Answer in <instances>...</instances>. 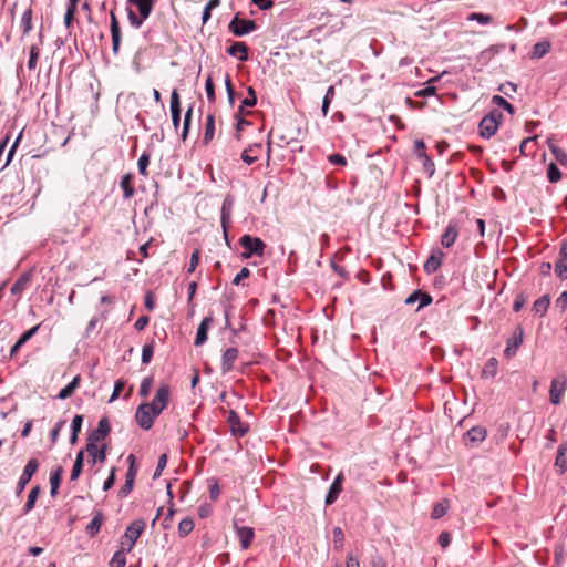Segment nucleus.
I'll return each mask as SVG.
<instances>
[{
    "label": "nucleus",
    "instance_id": "nucleus-1",
    "mask_svg": "<svg viewBox=\"0 0 567 567\" xmlns=\"http://www.w3.org/2000/svg\"><path fill=\"white\" fill-rule=\"evenodd\" d=\"M502 117V113L497 110H493L486 116H484L478 124L481 136L483 138H491L494 136L498 130Z\"/></svg>",
    "mask_w": 567,
    "mask_h": 567
},
{
    "label": "nucleus",
    "instance_id": "nucleus-2",
    "mask_svg": "<svg viewBox=\"0 0 567 567\" xmlns=\"http://www.w3.org/2000/svg\"><path fill=\"white\" fill-rule=\"evenodd\" d=\"M239 244L244 248V258H250L252 255L262 256L266 248V244L260 238L250 235L241 236Z\"/></svg>",
    "mask_w": 567,
    "mask_h": 567
},
{
    "label": "nucleus",
    "instance_id": "nucleus-3",
    "mask_svg": "<svg viewBox=\"0 0 567 567\" xmlns=\"http://www.w3.org/2000/svg\"><path fill=\"white\" fill-rule=\"evenodd\" d=\"M567 390V374L559 373L550 382L549 401L554 405H559L563 402L565 392Z\"/></svg>",
    "mask_w": 567,
    "mask_h": 567
},
{
    "label": "nucleus",
    "instance_id": "nucleus-4",
    "mask_svg": "<svg viewBox=\"0 0 567 567\" xmlns=\"http://www.w3.org/2000/svg\"><path fill=\"white\" fill-rule=\"evenodd\" d=\"M155 411L152 405H148V402L138 405L135 420L143 430H150L153 426L155 419L159 415Z\"/></svg>",
    "mask_w": 567,
    "mask_h": 567
},
{
    "label": "nucleus",
    "instance_id": "nucleus-5",
    "mask_svg": "<svg viewBox=\"0 0 567 567\" xmlns=\"http://www.w3.org/2000/svg\"><path fill=\"white\" fill-rule=\"evenodd\" d=\"M144 528H145L144 520H142V519L133 520L125 529L123 540H122V547L127 546L125 549L127 551H131L133 546L135 545L136 540L142 535Z\"/></svg>",
    "mask_w": 567,
    "mask_h": 567
},
{
    "label": "nucleus",
    "instance_id": "nucleus-6",
    "mask_svg": "<svg viewBox=\"0 0 567 567\" xmlns=\"http://www.w3.org/2000/svg\"><path fill=\"white\" fill-rule=\"evenodd\" d=\"M229 31L236 37H243L257 29V24L254 20L241 19L236 14L228 25Z\"/></svg>",
    "mask_w": 567,
    "mask_h": 567
},
{
    "label": "nucleus",
    "instance_id": "nucleus-7",
    "mask_svg": "<svg viewBox=\"0 0 567 567\" xmlns=\"http://www.w3.org/2000/svg\"><path fill=\"white\" fill-rule=\"evenodd\" d=\"M169 395H171V388L168 384H161L159 388L156 391L155 396L153 398L152 402L148 403V405H152L159 414L163 412L164 409L168 405L169 402Z\"/></svg>",
    "mask_w": 567,
    "mask_h": 567
},
{
    "label": "nucleus",
    "instance_id": "nucleus-8",
    "mask_svg": "<svg viewBox=\"0 0 567 567\" xmlns=\"http://www.w3.org/2000/svg\"><path fill=\"white\" fill-rule=\"evenodd\" d=\"M38 468L39 462L37 458H31L28 461L17 485L18 494L22 493V491L25 488V485L30 482Z\"/></svg>",
    "mask_w": 567,
    "mask_h": 567
},
{
    "label": "nucleus",
    "instance_id": "nucleus-9",
    "mask_svg": "<svg viewBox=\"0 0 567 567\" xmlns=\"http://www.w3.org/2000/svg\"><path fill=\"white\" fill-rule=\"evenodd\" d=\"M110 19H111V37H112V51L115 55L120 52V45L122 41V33H121V27L120 22L116 18V14L114 11L110 12Z\"/></svg>",
    "mask_w": 567,
    "mask_h": 567
},
{
    "label": "nucleus",
    "instance_id": "nucleus-10",
    "mask_svg": "<svg viewBox=\"0 0 567 567\" xmlns=\"http://www.w3.org/2000/svg\"><path fill=\"white\" fill-rule=\"evenodd\" d=\"M487 430L484 426H474L470 429L465 434V445L470 447L477 446L485 440Z\"/></svg>",
    "mask_w": 567,
    "mask_h": 567
},
{
    "label": "nucleus",
    "instance_id": "nucleus-11",
    "mask_svg": "<svg viewBox=\"0 0 567 567\" xmlns=\"http://www.w3.org/2000/svg\"><path fill=\"white\" fill-rule=\"evenodd\" d=\"M234 526H235V529H236V534H237V537L240 542V546L243 549H248L251 544H252V540L255 538V532H254V528L251 527H248V526H238L237 523L235 522L234 523Z\"/></svg>",
    "mask_w": 567,
    "mask_h": 567
},
{
    "label": "nucleus",
    "instance_id": "nucleus-12",
    "mask_svg": "<svg viewBox=\"0 0 567 567\" xmlns=\"http://www.w3.org/2000/svg\"><path fill=\"white\" fill-rule=\"evenodd\" d=\"M110 424L106 417L99 421L97 429L93 430L87 436V443H99L110 433Z\"/></svg>",
    "mask_w": 567,
    "mask_h": 567
},
{
    "label": "nucleus",
    "instance_id": "nucleus-13",
    "mask_svg": "<svg viewBox=\"0 0 567 567\" xmlns=\"http://www.w3.org/2000/svg\"><path fill=\"white\" fill-rule=\"evenodd\" d=\"M238 349L237 348H228L223 357H221V363L220 369L224 374L230 372L234 369V363L238 358Z\"/></svg>",
    "mask_w": 567,
    "mask_h": 567
},
{
    "label": "nucleus",
    "instance_id": "nucleus-14",
    "mask_svg": "<svg viewBox=\"0 0 567 567\" xmlns=\"http://www.w3.org/2000/svg\"><path fill=\"white\" fill-rule=\"evenodd\" d=\"M522 343H523V330L520 328H518L513 333V337L511 339H508L507 347L504 350V355L507 358H512L513 355H515L517 349L520 347Z\"/></svg>",
    "mask_w": 567,
    "mask_h": 567
},
{
    "label": "nucleus",
    "instance_id": "nucleus-15",
    "mask_svg": "<svg viewBox=\"0 0 567 567\" xmlns=\"http://www.w3.org/2000/svg\"><path fill=\"white\" fill-rule=\"evenodd\" d=\"M343 480V474L339 473L334 478L333 483L331 484L329 492L326 496V505H331L337 501L338 496L342 492Z\"/></svg>",
    "mask_w": 567,
    "mask_h": 567
},
{
    "label": "nucleus",
    "instance_id": "nucleus-16",
    "mask_svg": "<svg viewBox=\"0 0 567 567\" xmlns=\"http://www.w3.org/2000/svg\"><path fill=\"white\" fill-rule=\"evenodd\" d=\"M457 237L458 227L455 223L451 221L441 237V244L443 247L449 248L456 241Z\"/></svg>",
    "mask_w": 567,
    "mask_h": 567
},
{
    "label": "nucleus",
    "instance_id": "nucleus-17",
    "mask_svg": "<svg viewBox=\"0 0 567 567\" xmlns=\"http://www.w3.org/2000/svg\"><path fill=\"white\" fill-rule=\"evenodd\" d=\"M212 323H213V318L212 317H205L202 320V322L198 326L196 338H195V341H194V344L196 347H199V346H202V344H204L206 342L207 336H208V330H209Z\"/></svg>",
    "mask_w": 567,
    "mask_h": 567
},
{
    "label": "nucleus",
    "instance_id": "nucleus-18",
    "mask_svg": "<svg viewBox=\"0 0 567 567\" xmlns=\"http://www.w3.org/2000/svg\"><path fill=\"white\" fill-rule=\"evenodd\" d=\"M97 443H86L85 451L91 457V463L95 464L96 462L103 463L106 458V447L105 445L101 449L97 447Z\"/></svg>",
    "mask_w": 567,
    "mask_h": 567
},
{
    "label": "nucleus",
    "instance_id": "nucleus-19",
    "mask_svg": "<svg viewBox=\"0 0 567 567\" xmlns=\"http://www.w3.org/2000/svg\"><path fill=\"white\" fill-rule=\"evenodd\" d=\"M231 433L237 436H243L247 432V426L240 422L239 416L235 411H230L227 417Z\"/></svg>",
    "mask_w": 567,
    "mask_h": 567
},
{
    "label": "nucleus",
    "instance_id": "nucleus-20",
    "mask_svg": "<svg viewBox=\"0 0 567 567\" xmlns=\"http://www.w3.org/2000/svg\"><path fill=\"white\" fill-rule=\"evenodd\" d=\"M248 45L245 42H234L230 47L227 48V53L231 56H237L239 61L248 60Z\"/></svg>",
    "mask_w": 567,
    "mask_h": 567
},
{
    "label": "nucleus",
    "instance_id": "nucleus-21",
    "mask_svg": "<svg viewBox=\"0 0 567 567\" xmlns=\"http://www.w3.org/2000/svg\"><path fill=\"white\" fill-rule=\"evenodd\" d=\"M261 148V144L250 145L241 153V159L248 165L254 164L255 162H257Z\"/></svg>",
    "mask_w": 567,
    "mask_h": 567
},
{
    "label": "nucleus",
    "instance_id": "nucleus-22",
    "mask_svg": "<svg viewBox=\"0 0 567 567\" xmlns=\"http://www.w3.org/2000/svg\"><path fill=\"white\" fill-rule=\"evenodd\" d=\"M31 277V272H23L11 286V293L20 295L21 292H23L24 289L30 285Z\"/></svg>",
    "mask_w": 567,
    "mask_h": 567
},
{
    "label": "nucleus",
    "instance_id": "nucleus-23",
    "mask_svg": "<svg viewBox=\"0 0 567 567\" xmlns=\"http://www.w3.org/2000/svg\"><path fill=\"white\" fill-rule=\"evenodd\" d=\"M127 1L137 8L140 16H142L143 18L150 17V14L153 10L154 3H155V0H127Z\"/></svg>",
    "mask_w": 567,
    "mask_h": 567
},
{
    "label": "nucleus",
    "instance_id": "nucleus-24",
    "mask_svg": "<svg viewBox=\"0 0 567 567\" xmlns=\"http://www.w3.org/2000/svg\"><path fill=\"white\" fill-rule=\"evenodd\" d=\"M62 475H63V467L62 466H56L51 472V475H50V486H51L50 494H51L52 497H54L56 495V493H58L59 486H60L61 481H62Z\"/></svg>",
    "mask_w": 567,
    "mask_h": 567
},
{
    "label": "nucleus",
    "instance_id": "nucleus-25",
    "mask_svg": "<svg viewBox=\"0 0 567 567\" xmlns=\"http://www.w3.org/2000/svg\"><path fill=\"white\" fill-rule=\"evenodd\" d=\"M80 383H81V377L78 374L73 378V380L65 388H63L59 392L58 398L61 400H65V399L70 398L74 393V391L80 386Z\"/></svg>",
    "mask_w": 567,
    "mask_h": 567
},
{
    "label": "nucleus",
    "instance_id": "nucleus-26",
    "mask_svg": "<svg viewBox=\"0 0 567 567\" xmlns=\"http://www.w3.org/2000/svg\"><path fill=\"white\" fill-rule=\"evenodd\" d=\"M549 305H550L549 295H544L534 302L533 311L536 315H539L540 317H543L547 312Z\"/></svg>",
    "mask_w": 567,
    "mask_h": 567
},
{
    "label": "nucleus",
    "instance_id": "nucleus-27",
    "mask_svg": "<svg viewBox=\"0 0 567 567\" xmlns=\"http://www.w3.org/2000/svg\"><path fill=\"white\" fill-rule=\"evenodd\" d=\"M497 367H498V361L496 358H489L483 370H482V378L484 379H493L496 377L497 374Z\"/></svg>",
    "mask_w": 567,
    "mask_h": 567
},
{
    "label": "nucleus",
    "instance_id": "nucleus-28",
    "mask_svg": "<svg viewBox=\"0 0 567 567\" xmlns=\"http://www.w3.org/2000/svg\"><path fill=\"white\" fill-rule=\"evenodd\" d=\"M215 135V116L214 114H208L206 117V124H205V132L203 142L204 144H208L210 141H213Z\"/></svg>",
    "mask_w": 567,
    "mask_h": 567
},
{
    "label": "nucleus",
    "instance_id": "nucleus-29",
    "mask_svg": "<svg viewBox=\"0 0 567 567\" xmlns=\"http://www.w3.org/2000/svg\"><path fill=\"white\" fill-rule=\"evenodd\" d=\"M555 466L559 467L560 472L567 471V443L561 444L558 449Z\"/></svg>",
    "mask_w": 567,
    "mask_h": 567
},
{
    "label": "nucleus",
    "instance_id": "nucleus-30",
    "mask_svg": "<svg viewBox=\"0 0 567 567\" xmlns=\"http://www.w3.org/2000/svg\"><path fill=\"white\" fill-rule=\"evenodd\" d=\"M120 186L123 190L124 197L131 198L135 193L132 174H125L124 176H122Z\"/></svg>",
    "mask_w": 567,
    "mask_h": 567
},
{
    "label": "nucleus",
    "instance_id": "nucleus-31",
    "mask_svg": "<svg viewBox=\"0 0 567 567\" xmlns=\"http://www.w3.org/2000/svg\"><path fill=\"white\" fill-rule=\"evenodd\" d=\"M548 147L553 153L555 159L564 167H567V153L565 150L556 146L550 141H547Z\"/></svg>",
    "mask_w": 567,
    "mask_h": 567
},
{
    "label": "nucleus",
    "instance_id": "nucleus-32",
    "mask_svg": "<svg viewBox=\"0 0 567 567\" xmlns=\"http://www.w3.org/2000/svg\"><path fill=\"white\" fill-rule=\"evenodd\" d=\"M32 18H33L32 9L28 8L23 12V14L21 17V22H20V28L22 30L23 35L28 34L32 30V28H33Z\"/></svg>",
    "mask_w": 567,
    "mask_h": 567
},
{
    "label": "nucleus",
    "instance_id": "nucleus-33",
    "mask_svg": "<svg viewBox=\"0 0 567 567\" xmlns=\"http://www.w3.org/2000/svg\"><path fill=\"white\" fill-rule=\"evenodd\" d=\"M549 50H550V42H548V41L538 42L533 47L532 52H530V58L532 59H540L545 54H547L549 52Z\"/></svg>",
    "mask_w": 567,
    "mask_h": 567
},
{
    "label": "nucleus",
    "instance_id": "nucleus-34",
    "mask_svg": "<svg viewBox=\"0 0 567 567\" xmlns=\"http://www.w3.org/2000/svg\"><path fill=\"white\" fill-rule=\"evenodd\" d=\"M442 252H440V256L431 255L423 266L424 271L427 274L435 272L442 264Z\"/></svg>",
    "mask_w": 567,
    "mask_h": 567
},
{
    "label": "nucleus",
    "instance_id": "nucleus-35",
    "mask_svg": "<svg viewBox=\"0 0 567 567\" xmlns=\"http://www.w3.org/2000/svg\"><path fill=\"white\" fill-rule=\"evenodd\" d=\"M103 514L102 512H97L92 520L90 522V524L86 526V532L91 535V536H94L95 534H97L101 529V526H102V523H103Z\"/></svg>",
    "mask_w": 567,
    "mask_h": 567
},
{
    "label": "nucleus",
    "instance_id": "nucleus-36",
    "mask_svg": "<svg viewBox=\"0 0 567 567\" xmlns=\"http://www.w3.org/2000/svg\"><path fill=\"white\" fill-rule=\"evenodd\" d=\"M194 529V520L190 517H185L178 524V535L179 537H186Z\"/></svg>",
    "mask_w": 567,
    "mask_h": 567
},
{
    "label": "nucleus",
    "instance_id": "nucleus-37",
    "mask_svg": "<svg viewBox=\"0 0 567 567\" xmlns=\"http://www.w3.org/2000/svg\"><path fill=\"white\" fill-rule=\"evenodd\" d=\"M125 547H122L117 551L114 553L111 561L110 567H125L126 564V557H125Z\"/></svg>",
    "mask_w": 567,
    "mask_h": 567
},
{
    "label": "nucleus",
    "instance_id": "nucleus-38",
    "mask_svg": "<svg viewBox=\"0 0 567 567\" xmlns=\"http://www.w3.org/2000/svg\"><path fill=\"white\" fill-rule=\"evenodd\" d=\"M40 492H41L40 486H34L30 491V493L28 495V501L24 504V508H23L25 514L29 513L31 509H33V507L35 505V502H37V499L39 497Z\"/></svg>",
    "mask_w": 567,
    "mask_h": 567
},
{
    "label": "nucleus",
    "instance_id": "nucleus-39",
    "mask_svg": "<svg viewBox=\"0 0 567 567\" xmlns=\"http://www.w3.org/2000/svg\"><path fill=\"white\" fill-rule=\"evenodd\" d=\"M155 349V341L151 340L150 342L145 343L142 349V363L148 364L153 358Z\"/></svg>",
    "mask_w": 567,
    "mask_h": 567
},
{
    "label": "nucleus",
    "instance_id": "nucleus-40",
    "mask_svg": "<svg viewBox=\"0 0 567 567\" xmlns=\"http://www.w3.org/2000/svg\"><path fill=\"white\" fill-rule=\"evenodd\" d=\"M450 508V502L447 499H443L437 503L432 511V518L439 519L443 517Z\"/></svg>",
    "mask_w": 567,
    "mask_h": 567
},
{
    "label": "nucleus",
    "instance_id": "nucleus-41",
    "mask_svg": "<svg viewBox=\"0 0 567 567\" xmlns=\"http://www.w3.org/2000/svg\"><path fill=\"white\" fill-rule=\"evenodd\" d=\"M344 543V534L341 527L333 528V547L336 550L341 551Z\"/></svg>",
    "mask_w": 567,
    "mask_h": 567
},
{
    "label": "nucleus",
    "instance_id": "nucleus-42",
    "mask_svg": "<svg viewBox=\"0 0 567 567\" xmlns=\"http://www.w3.org/2000/svg\"><path fill=\"white\" fill-rule=\"evenodd\" d=\"M555 274L561 280L567 279V259H557L555 264Z\"/></svg>",
    "mask_w": 567,
    "mask_h": 567
},
{
    "label": "nucleus",
    "instance_id": "nucleus-43",
    "mask_svg": "<svg viewBox=\"0 0 567 567\" xmlns=\"http://www.w3.org/2000/svg\"><path fill=\"white\" fill-rule=\"evenodd\" d=\"M492 103L499 106V107H503L504 110H506L509 114H514L515 110H514V106L507 102L503 96L501 95H494L492 97Z\"/></svg>",
    "mask_w": 567,
    "mask_h": 567
},
{
    "label": "nucleus",
    "instance_id": "nucleus-44",
    "mask_svg": "<svg viewBox=\"0 0 567 567\" xmlns=\"http://www.w3.org/2000/svg\"><path fill=\"white\" fill-rule=\"evenodd\" d=\"M39 55H40L39 47L38 45H32L30 48L29 61H28V69L29 70H35Z\"/></svg>",
    "mask_w": 567,
    "mask_h": 567
},
{
    "label": "nucleus",
    "instance_id": "nucleus-45",
    "mask_svg": "<svg viewBox=\"0 0 567 567\" xmlns=\"http://www.w3.org/2000/svg\"><path fill=\"white\" fill-rule=\"evenodd\" d=\"M182 113L181 99L176 89L171 94V114Z\"/></svg>",
    "mask_w": 567,
    "mask_h": 567
},
{
    "label": "nucleus",
    "instance_id": "nucleus-46",
    "mask_svg": "<svg viewBox=\"0 0 567 567\" xmlns=\"http://www.w3.org/2000/svg\"><path fill=\"white\" fill-rule=\"evenodd\" d=\"M547 178L550 183H557L561 178V173L555 163H550L547 169Z\"/></svg>",
    "mask_w": 567,
    "mask_h": 567
},
{
    "label": "nucleus",
    "instance_id": "nucleus-47",
    "mask_svg": "<svg viewBox=\"0 0 567 567\" xmlns=\"http://www.w3.org/2000/svg\"><path fill=\"white\" fill-rule=\"evenodd\" d=\"M76 8L78 7H75V6H70V4L66 6V12L64 16V24H65L66 29L73 28Z\"/></svg>",
    "mask_w": 567,
    "mask_h": 567
},
{
    "label": "nucleus",
    "instance_id": "nucleus-48",
    "mask_svg": "<svg viewBox=\"0 0 567 567\" xmlns=\"http://www.w3.org/2000/svg\"><path fill=\"white\" fill-rule=\"evenodd\" d=\"M247 93L248 96L241 102L240 111L243 110L244 106L252 107L257 103L256 92L252 86H249L247 89Z\"/></svg>",
    "mask_w": 567,
    "mask_h": 567
},
{
    "label": "nucleus",
    "instance_id": "nucleus-49",
    "mask_svg": "<svg viewBox=\"0 0 567 567\" xmlns=\"http://www.w3.org/2000/svg\"><path fill=\"white\" fill-rule=\"evenodd\" d=\"M205 91H206V95H207V99L209 100V102L214 103L216 100L215 85H214L213 78L210 74L206 79Z\"/></svg>",
    "mask_w": 567,
    "mask_h": 567
},
{
    "label": "nucleus",
    "instance_id": "nucleus-50",
    "mask_svg": "<svg viewBox=\"0 0 567 567\" xmlns=\"http://www.w3.org/2000/svg\"><path fill=\"white\" fill-rule=\"evenodd\" d=\"M152 386H153V378L152 377L144 378L141 382L140 395L143 398H146L150 394Z\"/></svg>",
    "mask_w": 567,
    "mask_h": 567
},
{
    "label": "nucleus",
    "instance_id": "nucleus-51",
    "mask_svg": "<svg viewBox=\"0 0 567 567\" xmlns=\"http://www.w3.org/2000/svg\"><path fill=\"white\" fill-rule=\"evenodd\" d=\"M148 164H150V155L147 153H143L140 156L138 162H137V166H138V171H140L141 175H143V176L148 175V173H147Z\"/></svg>",
    "mask_w": 567,
    "mask_h": 567
},
{
    "label": "nucleus",
    "instance_id": "nucleus-52",
    "mask_svg": "<svg viewBox=\"0 0 567 567\" xmlns=\"http://www.w3.org/2000/svg\"><path fill=\"white\" fill-rule=\"evenodd\" d=\"M193 115V106H189L184 116L182 138L185 141L189 131L190 121Z\"/></svg>",
    "mask_w": 567,
    "mask_h": 567
},
{
    "label": "nucleus",
    "instance_id": "nucleus-53",
    "mask_svg": "<svg viewBox=\"0 0 567 567\" xmlns=\"http://www.w3.org/2000/svg\"><path fill=\"white\" fill-rule=\"evenodd\" d=\"M471 21H477L481 24H488L492 21V17L489 14L473 12L467 17Z\"/></svg>",
    "mask_w": 567,
    "mask_h": 567
},
{
    "label": "nucleus",
    "instance_id": "nucleus-54",
    "mask_svg": "<svg viewBox=\"0 0 567 567\" xmlns=\"http://www.w3.org/2000/svg\"><path fill=\"white\" fill-rule=\"evenodd\" d=\"M167 460H168V456L166 453H163L159 457H158V462H157V467L154 472V475H153V478L156 480L161 476L163 470L166 467L167 465Z\"/></svg>",
    "mask_w": 567,
    "mask_h": 567
},
{
    "label": "nucleus",
    "instance_id": "nucleus-55",
    "mask_svg": "<svg viewBox=\"0 0 567 567\" xmlns=\"http://www.w3.org/2000/svg\"><path fill=\"white\" fill-rule=\"evenodd\" d=\"M40 324L32 327L31 329L24 331L20 338L17 340L21 346L28 342L39 330Z\"/></svg>",
    "mask_w": 567,
    "mask_h": 567
},
{
    "label": "nucleus",
    "instance_id": "nucleus-56",
    "mask_svg": "<svg viewBox=\"0 0 567 567\" xmlns=\"http://www.w3.org/2000/svg\"><path fill=\"white\" fill-rule=\"evenodd\" d=\"M125 385H126V381L123 380V379H118L115 382L113 393H112V395L110 398V402L115 401L121 395V393L124 390Z\"/></svg>",
    "mask_w": 567,
    "mask_h": 567
},
{
    "label": "nucleus",
    "instance_id": "nucleus-57",
    "mask_svg": "<svg viewBox=\"0 0 567 567\" xmlns=\"http://www.w3.org/2000/svg\"><path fill=\"white\" fill-rule=\"evenodd\" d=\"M225 87H226V91H227V96H228L229 104L233 105L234 101H235V89L233 86L231 79H230L229 74H226Z\"/></svg>",
    "mask_w": 567,
    "mask_h": 567
},
{
    "label": "nucleus",
    "instance_id": "nucleus-58",
    "mask_svg": "<svg viewBox=\"0 0 567 567\" xmlns=\"http://www.w3.org/2000/svg\"><path fill=\"white\" fill-rule=\"evenodd\" d=\"M127 17H128V21H130L131 25L136 29H138L143 24V21L147 19V18H143L140 14L137 16L132 10L128 11Z\"/></svg>",
    "mask_w": 567,
    "mask_h": 567
},
{
    "label": "nucleus",
    "instance_id": "nucleus-59",
    "mask_svg": "<svg viewBox=\"0 0 567 567\" xmlns=\"http://www.w3.org/2000/svg\"><path fill=\"white\" fill-rule=\"evenodd\" d=\"M64 425H65V420H61L52 429L50 436H51V442L53 444L56 443V441H58V439L60 436V432L64 427Z\"/></svg>",
    "mask_w": 567,
    "mask_h": 567
},
{
    "label": "nucleus",
    "instance_id": "nucleus-60",
    "mask_svg": "<svg viewBox=\"0 0 567 567\" xmlns=\"http://www.w3.org/2000/svg\"><path fill=\"white\" fill-rule=\"evenodd\" d=\"M328 161L333 165H341V166L347 165V158L342 154H338V153L329 155Z\"/></svg>",
    "mask_w": 567,
    "mask_h": 567
},
{
    "label": "nucleus",
    "instance_id": "nucleus-61",
    "mask_svg": "<svg viewBox=\"0 0 567 567\" xmlns=\"http://www.w3.org/2000/svg\"><path fill=\"white\" fill-rule=\"evenodd\" d=\"M420 158L423 159L424 169L429 172L430 175H433L434 163L431 161V158L426 154H420Z\"/></svg>",
    "mask_w": 567,
    "mask_h": 567
},
{
    "label": "nucleus",
    "instance_id": "nucleus-62",
    "mask_svg": "<svg viewBox=\"0 0 567 567\" xmlns=\"http://www.w3.org/2000/svg\"><path fill=\"white\" fill-rule=\"evenodd\" d=\"M527 299L524 295H518L515 300H514V303H513V310L515 312H518L522 310V308L525 306Z\"/></svg>",
    "mask_w": 567,
    "mask_h": 567
},
{
    "label": "nucleus",
    "instance_id": "nucleus-63",
    "mask_svg": "<svg viewBox=\"0 0 567 567\" xmlns=\"http://www.w3.org/2000/svg\"><path fill=\"white\" fill-rule=\"evenodd\" d=\"M134 483L131 481H125L124 485L118 491V496L121 498L126 497L133 489Z\"/></svg>",
    "mask_w": 567,
    "mask_h": 567
},
{
    "label": "nucleus",
    "instance_id": "nucleus-64",
    "mask_svg": "<svg viewBox=\"0 0 567 567\" xmlns=\"http://www.w3.org/2000/svg\"><path fill=\"white\" fill-rule=\"evenodd\" d=\"M556 307L564 312L567 309V291H564L556 299Z\"/></svg>",
    "mask_w": 567,
    "mask_h": 567
}]
</instances>
